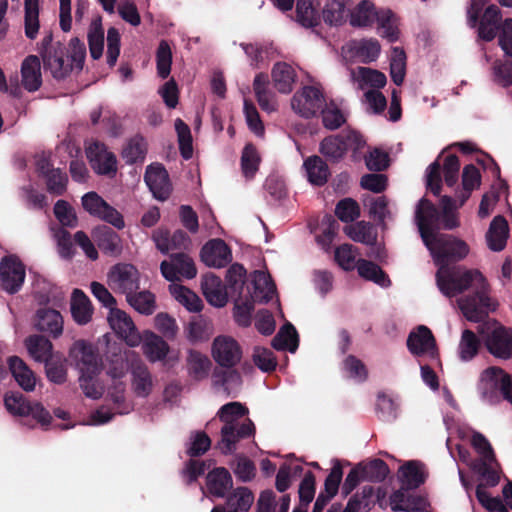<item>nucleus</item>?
<instances>
[{
    "mask_svg": "<svg viewBox=\"0 0 512 512\" xmlns=\"http://www.w3.org/2000/svg\"><path fill=\"white\" fill-rule=\"evenodd\" d=\"M435 264L436 283L447 297H454L465 290H471V294L459 300V306L467 318L472 322H481L489 311L495 310V304L488 295L487 282L481 272L474 269H466L464 266H450L464 259L469 253L467 243L452 235H434L429 238V246Z\"/></svg>",
    "mask_w": 512,
    "mask_h": 512,
    "instance_id": "f257e3e1",
    "label": "nucleus"
},
{
    "mask_svg": "<svg viewBox=\"0 0 512 512\" xmlns=\"http://www.w3.org/2000/svg\"><path fill=\"white\" fill-rule=\"evenodd\" d=\"M366 141L355 130H344L335 135L325 137L319 146L320 153L330 162L341 161L346 153L352 151L354 160L358 159V153L365 147Z\"/></svg>",
    "mask_w": 512,
    "mask_h": 512,
    "instance_id": "f03ea898",
    "label": "nucleus"
},
{
    "mask_svg": "<svg viewBox=\"0 0 512 512\" xmlns=\"http://www.w3.org/2000/svg\"><path fill=\"white\" fill-rule=\"evenodd\" d=\"M478 333L492 356L501 360L512 358V328L493 320L479 325Z\"/></svg>",
    "mask_w": 512,
    "mask_h": 512,
    "instance_id": "7ed1b4c3",
    "label": "nucleus"
},
{
    "mask_svg": "<svg viewBox=\"0 0 512 512\" xmlns=\"http://www.w3.org/2000/svg\"><path fill=\"white\" fill-rule=\"evenodd\" d=\"M4 405L13 415L32 416L42 427L47 428L51 424L52 416L49 411L40 402H30L20 392L6 394Z\"/></svg>",
    "mask_w": 512,
    "mask_h": 512,
    "instance_id": "20e7f679",
    "label": "nucleus"
},
{
    "mask_svg": "<svg viewBox=\"0 0 512 512\" xmlns=\"http://www.w3.org/2000/svg\"><path fill=\"white\" fill-rule=\"evenodd\" d=\"M83 209L92 217L106 222L118 230L125 227L123 215L106 202L97 192L90 191L81 198Z\"/></svg>",
    "mask_w": 512,
    "mask_h": 512,
    "instance_id": "39448f33",
    "label": "nucleus"
},
{
    "mask_svg": "<svg viewBox=\"0 0 512 512\" xmlns=\"http://www.w3.org/2000/svg\"><path fill=\"white\" fill-rule=\"evenodd\" d=\"M485 384L483 397L494 403L498 400L497 391L512 404V377L500 367H489L484 371Z\"/></svg>",
    "mask_w": 512,
    "mask_h": 512,
    "instance_id": "423d86ee",
    "label": "nucleus"
},
{
    "mask_svg": "<svg viewBox=\"0 0 512 512\" xmlns=\"http://www.w3.org/2000/svg\"><path fill=\"white\" fill-rule=\"evenodd\" d=\"M322 91L314 86H305L297 91L291 99L292 109L304 118L316 116L325 105Z\"/></svg>",
    "mask_w": 512,
    "mask_h": 512,
    "instance_id": "0eeeda50",
    "label": "nucleus"
},
{
    "mask_svg": "<svg viewBox=\"0 0 512 512\" xmlns=\"http://www.w3.org/2000/svg\"><path fill=\"white\" fill-rule=\"evenodd\" d=\"M69 354L76 362V367L81 374L98 375L100 373L102 360L92 344L85 340H78L70 348Z\"/></svg>",
    "mask_w": 512,
    "mask_h": 512,
    "instance_id": "6e6552de",
    "label": "nucleus"
},
{
    "mask_svg": "<svg viewBox=\"0 0 512 512\" xmlns=\"http://www.w3.org/2000/svg\"><path fill=\"white\" fill-rule=\"evenodd\" d=\"M108 284L112 290L128 297L139 289V272L131 264L118 263L107 275Z\"/></svg>",
    "mask_w": 512,
    "mask_h": 512,
    "instance_id": "1a4fd4ad",
    "label": "nucleus"
},
{
    "mask_svg": "<svg viewBox=\"0 0 512 512\" xmlns=\"http://www.w3.org/2000/svg\"><path fill=\"white\" fill-rule=\"evenodd\" d=\"M86 156L92 169L98 175L114 177L117 172V159L113 152L100 141H93L86 148Z\"/></svg>",
    "mask_w": 512,
    "mask_h": 512,
    "instance_id": "9d476101",
    "label": "nucleus"
},
{
    "mask_svg": "<svg viewBox=\"0 0 512 512\" xmlns=\"http://www.w3.org/2000/svg\"><path fill=\"white\" fill-rule=\"evenodd\" d=\"M256 432L253 421L249 418L243 422L227 423L221 428V441L219 443L223 454H232L237 449V443L254 436Z\"/></svg>",
    "mask_w": 512,
    "mask_h": 512,
    "instance_id": "9b49d317",
    "label": "nucleus"
},
{
    "mask_svg": "<svg viewBox=\"0 0 512 512\" xmlns=\"http://www.w3.org/2000/svg\"><path fill=\"white\" fill-rule=\"evenodd\" d=\"M0 280L4 291L17 293L25 280V267L15 255L4 256L0 262Z\"/></svg>",
    "mask_w": 512,
    "mask_h": 512,
    "instance_id": "f8f14e48",
    "label": "nucleus"
},
{
    "mask_svg": "<svg viewBox=\"0 0 512 512\" xmlns=\"http://www.w3.org/2000/svg\"><path fill=\"white\" fill-rule=\"evenodd\" d=\"M160 270L162 276L172 283L179 280V276L193 279L197 275V268L193 259L183 252L171 254L170 261H162Z\"/></svg>",
    "mask_w": 512,
    "mask_h": 512,
    "instance_id": "ddd939ff",
    "label": "nucleus"
},
{
    "mask_svg": "<svg viewBox=\"0 0 512 512\" xmlns=\"http://www.w3.org/2000/svg\"><path fill=\"white\" fill-rule=\"evenodd\" d=\"M406 344L409 352L414 356L427 355L432 359H436L439 356L436 339L427 326L420 325L411 331Z\"/></svg>",
    "mask_w": 512,
    "mask_h": 512,
    "instance_id": "4468645a",
    "label": "nucleus"
},
{
    "mask_svg": "<svg viewBox=\"0 0 512 512\" xmlns=\"http://www.w3.org/2000/svg\"><path fill=\"white\" fill-rule=\"evenodd\" d=\"M212 356L220 367L232 368L240 362L242 349L232 337L218 336L213 341Z\"/></svg>",
    "mask_w": 512,
    "mask_h": 512,
    "instance_id": "2eb2a0df",
    "label": "nucleus"
},
{
    "mask_svg": "<svg viewBox=\"0 0 512 512\" xmlns=\"http://www.w3.org/2000/svg\"><path fill=\"white\" fill-rule=\"evenodd\" d=\"M68 57V49L65 44L56 42L55 48H50L41 57L44 68L51 72L56 80L67 78L73 70V65L65 60Z\"/></svg>",
    "mask_w": 512,
    "mask_h": 512,
    "instance_id": "dca6fc26",
    "label": "nucleus"
},
{
    "mask_svg": "<svg viewBox=\"0 0 512 512\" xmlns=\"http://www.w3.org/2000/svg\"><path fill=\"white\" fill-rule=\"evenodd\" d=\"M108 321L115 333L125 340L129 346L135 347L141 343L142 337L132 318L126 312L118 308L112 309Z\"/></svg>",
    "mask_w": 512,
    "mask_h": 512,
    "instance_id": "f3484780",
    "label": "nucleus"
},
{
    "mask_svg": "<svg viewBox=\"0 0 512 512\" xmlns=\"http://www.w3.org/2000/svg\"><path fill=\"white\" fill-rule=\"evenodd\" d=\"M415 219L424 244L429 246V238L435 235L432 228L440 220L439 210L430 200L422 198L418 202Z\"/></svg>",
    "mask_w": 512,
    "mask_h": 512,
    "instance_id": "a211bd4d",
    "label": "nucleus"
},
{
    "mask_svg": "<svg viewBox=\"0 0 512 512\" xmlns=\"http://www.w3.org/2000/svg\"><path fill=\"white\" fill-rule=\"evenodd\" d=\"M92 237L104 255L117 258L122 254V239L112 228L106 225H99L93 229Z\"/></svg>",
    "mask_w": 512,
    "mask_h": 512,
    "instance_id": "6ab92c4d",
    "label": "nucleus"
},
{
    "mask_svg": "<svg viewBox=\"0 0 512 512\" xmlns=\"http://www.w3.org/2000/svg\"><path fill=\"white\" fill-rule=\"evenodd\" d=\"M144 180L156 199L164 201L169 198L171 185L169 175L163 165H149L146 168Z\"/></svg>",
    "mask_w": 512,
    "mask_h": 512,
    "instance_id": "aec40b11",
    "label": "nucleus"
},
{
    "mask_svg": "<svg viewBox=\"0 0 512 512\" xmlns=\"http://www.w3.org/2000/svg\"><path fill=\"white\" fill-rule=\"evenodd\" d=\"M201 260L209 267L222 268L231 260L232 254L229 246L222 239H212L201 249Z\"/></svg>",
    "mask_w": 512,
    "mask_h": 512,
    "instance_id": "412c9836",
    "label": "nucleus"
},
{
    "mask_svg": "<svg viewBox=\"0 0 512 512\" xmlns=\"http://www.w3.org/2000/svg\"><path fill=\"white\" fill-rule=\"evenodd\" d=\"M63 317L59 311L51 308H40L36 312L35 327L38 331L56 339L63 333Z\"/></svg>",
    "mask_w": 512,
    "mask_h": 512,
    "instance_id": "4be33fe9",
    "label": "nucleus"
},
{
    "mask_svg": "<svg viewBox=\"0 0 512 512\" xmlns=\"http://www.w3.org/2000/svg\"><path fill=\"white\" fill-rule=\"evenodd\" d=\"M141 337L143 354L150 362L155 363L166 359L170 347L161 336L146 330Z\"/></svg>",
    "mask_w": 512,
    "mask_h": 512,
    "instance_id": "5701e85b",
    "label": "nucleus"
},
{
    "mask_svg": "<svg viewBox=\"0 0 512 512\" xmlns=\"http://www.w3.org/2000/svg\"><path fill=\"white\" fill-rule=\"evenodd\" d=\"M22 85L28 92L39 90L42 85L40 59L36 55L27 56L21 65Z\"/></svg>",
    "mask_w": 512,
    "mask_h": 512,
    "instance_id": "b1692460",
    "label": "nucleus"
},
{
    "mask_svg": "<svg viewBox=\"0 0 512 512\" xmlns=\"http://www.w3.org/2000/svg\"><path fill=\"white\" fill-rule=\"evenodd\" d=\"M501 21V11L499 7L496 5H490L488 6L481 19H479L478 23V34L481 39L484 41H492L502 24H500Z\"/></svg>",
    "mask_w": 512,
    "mask_h": 512,
    "instance_id": "393cba45",
    "label": "nucleus"
},
{
    "mask_svg": "<svg viewBox=\"0 0 512 512\" xmlns=\"http://www.w3.org/2000/svg\"><path fill=\"white\" fill-rule=\"evenodd\" d=\"M9 370L18 385L26 392H31L36 386L35 373L18 356H11L8 359Z\"/></svg>",
    "mask_w": 512,
    "mask_h": 512,
    "instance_id": "a878e982",
    "label": "nucleus"
},
{
    "mask_svg": "<svg viewBox=\"0 0 512 512\" xmlns=\"http://www.w3.org/2000/svg\"><path fill=\"white\" fill-rule=\"evenodd\" d=\"M509 236L508 222L502 215H497L490 223L489 229L486 233L488 247L492 251H502Z\"/></svg>",
    "mask_w": 512,
    "mask_h": 512,
    "instance_id": "bb28decb",
    "label": "nucleus"
},
{
    "mask_svg": "<svg viewBox=\"0 0 512 512\" xmlns=\"http://www.w3.org/2000/svg\"><path fill=\"white\" fill-rule=\"evenodd\" d=\"M349 0H326L322 9V18L328 26H341L350 16Z\"/></svg>",
    "mask_w": 512,
    "mask_h": 512,
    "instance_id": "cd10ccee",
    "label": "nucleus"
},
{
    "mask_svg": "<svg viewBox=\"0 0 512 512\" xmlns=\"http://www.w3.org/2000/svg\"><path fill=\"white\" fill-rule=\"evenodd\" d=\"M206 486L212 496L222 498L233 486L232 476L226 468L216 467L207 474Z\"/></svg>",
    "mask_w": 512,
    "mask_h": 512,
    "instance_id": "c85d7f7f",
    "label": "nucleus"
},
{
    "mask_svg": "<svg viewBox=\"0 0 512 512\" xmlns=\"http://www.w3.org/2000/svg\"><path fill=\"white\" fill-rule=\"evenodd\" d=\"M71 314L79 325L89 323L93 315V306L88 296L81 289H74L71 296Z\"/></svg>",
    "mask_w": 512,
    "mask_h": 512,
    "instance_id": "c756f323",
    "label": "nucleus"
},
{
    "mask_svg": "<svg viewBox=\"0 0 512 512\" xmlns=\"http://www.w3.org/2000/svg\"><path fill=\"white\" fill-rule=\"evenodd\" d=\"M201 288L206 300L216 307H223L227 303L228 291H224L221 279L214 274H206L202 280Z\"/></svg>",
    "mask_w": 512,
    "mask_h": 512,
    "instance_id": "7c9ffc66",
    "label": "nucleus"
},
{
    "mask_svg": "<svg viewBox=\"0 0 512 512\" xmlns=\"http://www.w3.org/2000/svg\"><path fill=\"white\" fill-rule=\"evenodd\" d=\"M253 294L250 297L260 303H268L276 293V286L269 274L261 270H255L252 274Z\"/></svg>",
    "mask_w": 512,
    "mask_h": 512,
    "instance_id": "2f4dec72",
    "label": "nucleus"
},
{
    "mask_svg": "<svg viewBox=\"0 0 512 512\" xmlns=\"http://www.w3.org/2000/svg\"><path fill=\"white\" fill-rule=\"evenodd\" d=\"M253 90L260 108L271 113L276 111L277 102L274 98V94L269 90V79L268 75L259 73L255 76L253 81Z\"/></svg>",
    "mask_w": 512,
    "mask_h": 512,
    "instance_id": "473e14b6",
    "label": "nucleus"
},
{
    "mask_svg": "<svg viewBox=\"0 0 512 512\" xmlns=\"http://www.w3.org/2000/svg\"><path fill=\"white\" fill-rule=\"evenodd\" d=\"M271 76L274 87L278 92L288 94L293 90V85L296 81V72L288 63H275L271 71Z\"/></svg>",
    "mask_w": 512,
    "mask_h": 512,
    "instance_id": "72a5a7b5",
    "label": "nucleus"
},
{
    "mask_svg": "<svg viewBox=\"0 0 512 512\" xmlns=\"http://www.w3.org/2000/svg\"><path fill=\"white\" fill-rule=\"evenodd\" d=\"M213 384L216 387H222L229 396L239 390L242 385L241 374L234 367L215 368L212 373Z\"/></svg>",
    "mask_w": 512,
    "mask_h": 512,
    "instance_id": "f704fd0d",
    "label": "nucleus"
},
{
    "mask_svg": "<svg viewBox=\"0 0 512 512\" xmlns=\"http://www.w3.org/2000/svg\"><path fill=\"white\" fill-rule=\"evenodd\" d=\"M24 343L29 355L37 362L44 363L54 356L53 344L44 335H30Z\"/></svg>",
    "mask_w": 512,
    "mask_h": 512,
    "instance_id": "c9c22d12",
    "label": "nucleus"
},
{
    "mask_svg": "<svg viewBox=\"0 0 512 512\" xmlns=\"http://www.w3.org/2000/svg\"><path fill=\"white\" fill-rule=\"evenodd\" d=\"M400 479L402 486L406 490H413L424 484L426 475L423 471V465L419 461H408L400 468Z\"/></svg>",
    "mask_w": 512,
    "mask_h": 512,
    "instance_id": "e433bc0d",
    "label": "nucleus"
},
{
    "mask_svg": "<svg viewBox=\"0 0 512 512\" xmlns=\"http://www.w3.org/2000/svg\"><path fill=\"white\" fill-rule=\"evenodd\" d=\"M378 11L375 5L369 0H361L355 8L350 11V24L353 27H370L374 24Z\"/></svg>",
    "mask_w": 512,
    "mask_h": 512,
    "instance_id": "4c0bfd02",
    "label": "nucleus"
},
{
    "mask_svg": "<svg viewBox=\"0 0 512 512\" xmlns=\"http://www.w3.org/2000/svg\"><path fill=\"white\" fill-rule=\"evenodd\" d=\"M132 386L139 397H147L152 391V376L148 367L142 362L132 365Z\"/></svg>",
    "mask_w": 512,
    "mask_h": 512,
    "instance_id": "58836bf2",
    "label": "nucleus"
},
{
    "mask_svg": "<svg viewBox=\"0 0 512 512\" xmlns=\"http://www.w3.org/2000/svg\"><path fill=\"white\" fill-rule=\"evenodd\" d=\"M350 51H352L362 63L368 64L379 57L381 45L375 38H363L354 40L350 45Z\"/></svg>",
    "mask_w": 512,
    "mask_h": 512,
    "instance_id": "ea45409f",
    "label": "nucleus"
},
{
    "mask_svg": "<svg viewBox=\"0 0 512 512\" xmlns=\"http://www.w3.org/2000/svg\"><path fill=\"white\" fill-rule=\"evenodd\" d=\"M357 271L360 277L365 280L372 281L381 287H389L391 280L388 274L382 270V268L376 263L366 260L359 259L357 261Z\"/></svg>",
    "mask_w": 512,
    "mask_h": 512,
    "instance_id": "a19ab883",
    "label": "nucleus"
},
{
    "mask_svg": "<svg viewBox=\"0 0 512 512\" xmlns=\"http://www.w3.org/2000/svg\"><path fill=\"white\" fill-rule=\"evenodd\" d=\"M304 167L310 183L316 186L327 183L330 172L327 163L321 157L317 155L308 157L304 161Z\"/></svg>",
    "mask_w": 512,
    "mask_h": 512,
    "instance_id": "79ce46f5",
    "label": "nucleus"
},
{
    "mask_svg": "<svg viewBox=\"0 0 512 512\" xmlns=\"http://www.w3.org/2000/svg\"><path fill=\"white\" fill-rule=\"evenodd\" d=\"M254 502L252 491L244 486L237 487L226 499L227 512H248Z\"/></svg>",
    "mask_w": 512,
    "mask_h": 512,
    "instance_id": "37998d69",
    "label": "nucleus"
},
{
    "mask_svg": "<svg viewBox=\"0 0 512 512\" xmlns=\"http://www.w3.org/2000/svg\"><path fill=\"white\" fill-rule=\"evenodd\" d=\"M358 464L362 471V480L365 481L380 483L383 482L390 473L387 463L379 458Z\"/></svg>",
    "mask_w": 512,
    "mask_h": 512,
    "instance_id": "c03bdc74",
    "label": "nucleus"
},
{
    "mask_svg": "<svg viewBox=\"0 0 512 512\" xmlns=\"http://www.w3.org/2000/svg\"><path fill=\"white\" fill-rule=\"evenodd\" d=\"M298 343L297 331L291 323L284 324L271 341L274 349L278 351L289 350L290 352L296 351Z\"/></svg>",
    "mask_w": 512,
    "mask_h": 512,
    "instance_id": "a18cd8bd",
    "label": "nucleus"
},
{
    "mask_svg": "<svg viewBox=\"0 0 512 512\" xmlns=\"http://www.w3.org/2000/svg\"><path fill=\"white\" fill-rule=\"evenodd\" d=\"M171 295L190 312H200L203 308L202 300L189 288L180 284L169 285Z\"/></svg>",
    "mask_w": 512,
    "mask_h": 512,
    "instance_id": "49530a36",
    "label": "nucleus"
},
{
    "mask_svg": "<svg viewBox=\"0 0 512 512\" xmlns=\"http://www.w3.org/2000/svg\"><path fill=\"white\" fill-rule=\"evenodd\" d=\"M210 367L211 361L207 356L197 350H189L187 368L190 376L195 380H203L208 376Z\"/></svg>",
    "mask_w": 512,
    "mask_h": 512,
    "instance_id": "de8ad7c7",
    "label": "nucleus"
},
{
    "mask_svg": "<svg viewBox=\"0 0 512 512\" xmlns=\"http://www.w3.org/2000/svg\"><path fill=\"white\" fill-rule=\"evenodd\" d=\"M345 234L355 242L365 245H374L376 242V233L373 232V226L370 222L359 221L355 224L344 227Z\"/></svg>",
    "mask_w": 512,
    "mask_h": 512,
    "instance_id": "09e8293b",
    "label": "nucleus"
},
{
    "mask_svg": "<svg viewBox=\"0 0 512 512\" xmlns=\"http://www.w3.org/2000/svg\"><path fill=\"white\" fill-rule=\"evenodd\" d=\"M375 22H377L381 31V37L386 38L390 43L399 39V30L395 24V15L392 10L379 9Z\"/></svg>",
    "mask_w": 512,
    "mask_h": 512,
    "instance_id": "8fccbe9b",
    "label": "nucleus"
},
{
    "mask_svg": "<svg viewBox=\"0 0 512 512\" xmlns=\"http://www.w3.org/2000/svg\"><path fill=\"white\" fill-rule=\"evenodd\" d=\"M24 27L27 38L33 40L39 31V0H24Z\"/></svg>",
    "mask_w": 512,
    "mask_h": 512,
    "instance_id": "3c124183",
    "label": "nucleus"
},
{
    "mask_svg": "<svg viewBox=\"0 0 512 512\" xmlns=\"http://www.w3.org/2000/svg\"><path fill=\"white\" fill-rule=\"evenodd\" d=\"M481 347V341L478 336L469 329L462 332L458 346L459 357L462 361H470L477 356Z\"/></svg>",
    "mask_w": 512,
    "mask_h": 512,
    "instance_id": "603ef678",
    "label": "nucleus"
},
{
    "mask_svg": "<svg viewBox=\"0 0 512 512\" xmlns=\"http://www.w3.org/2000/svg\"><path fill=\"white\" fill-rule=\"evenodd\" d=\"M255 302L253 297L250 296H246L245 298H243L242 295L236 297L233 316L239 326L248 327L251 325Z\"/></svg>",
    "mask_w": 512,
    "mask_h": 512,
    "instance_id": "864d4df0",
    "label": "nucleus"
},
{
    "mask_svg": "<svg viewBox=\"0 0 512 512\" xmlns=\"http://www.w3.org/2000/svg\"><path fill=\"white\" fill-rule=\"evenodd\" d=\"M296 19L306 28H313L320 24V16L313 5V0H297Z\"/></svg>",
    "mask_w": 512,
    "mask_h": 512,
    "instance_id": "5fc2aeb1",
    "label": "nucleus"
},
{
    "mask_svg": "<svg viewBox=\"0 0 512 512\" xmlns=\"http://www.w3.org/2000/svg\"><path fill=\"white\" fill-rule=\"evenodd\" d=\"M246 270L241 264H232L226 272V290L231 296H241L244 291Z\"/></svg>",
    "mask_w": 512,
    "mask_h": 512,
    "instance_id": "6e6d98bb",
    "label": "nucleus"
},
{
    "mask_svg": "<svg viewBox=\"0 0 512 512\" xmlns=\"http://www.w3.org/2000/svg\"><path fill=\"white\" fill-rule=\"evenodd\" d=\"M87 38L91 57L95 60L99 59L104 49V29L100 19L91 23Z\"/></svg>",
    "mask_w": 512,
    "mask_h": 512,
    "instance_id": "4d7b16f0",
    "label": "nucleus"
},
{
    "mask_svg": "<svg viewBox=\"0 0 512 512\" xmlns=\"http://www.w3.org/2000/svg\"><path fill=\"white\" fill-rule=\"evenodd\" d=\"M320 113L322 124L328 130H337L346 123L345 115L333 101L325 103Z\"/></svg>",
    "mask_w": 512,
    "mask_h": 512,
    "instance_id": "13d9d810",
    "label": "nucleus"
},
{
    "mask_svg": "<svg viewBox=\"0 0 512 512\" xmlns=\"http://www.w3.org/2000/svg\"><path fill=\"white\" fill-rule=\"evenodd\" d=\"M146 155V142L143 137L131 138L123 147L122 158L127 164L143 161Z\"/></svg>",
    "mask_w": 512,
    "mask_h": 512,
    "instance_id": "bf43d9fd",
    "label": "nucleus"
},
{
    "mask_svg": "<svg viewBox=\"0 0 512 512\" xmlns=\"http://www.w3.org/2000/svg\"><path fill=\"white\" fill-rule=\"evenodd\" d=\"M126 300L136 311L144 315H151L156 308L155 296L149 291L133 292Z\"/></svg>",
    "mask_w": 512,
    "mask_h": 512,
    "instance_id": "052dcab7",
    "label": "nucleus"
},
{
    "mask_svg": "<svg viewBox=\"0 0 512 512\" xmlns=\"http://www.w3.org/2000/svg\"><path fill=\"white\" fill-rule=\"evenodd\" d=\"M406 75V54L403 49L394 47L390 61V76L392 81L401 86Z\"/></svg>",
    "mask_w": 512,
    "mask_h": 512,
    "instance_id": "680f3d73",
    "label": "nucleus"
},
{
    "mask_svg": "<svg viewBox=\"0 0 512 512\" xmlns=\"http://www.w3.org/2000/svg\"><path fill=\"white\" fill-rule=\"evenodd\" d=\"M45 363V372L49 381L55 384H63L67 380V368L65 359L60 356H53Z\"/></svg>",
    "mask_w": 512,
    "mask_h": 512,
    "instance_id": "e2e57ef3",
    "label": "nucleus"
},
{
    "mask_svg": "<svg viewBox=\"0 0 512 512\" xmlns=\"http://www.w3.org/2000/svg\"><path fill=\"white\" fill-rule=\"evenodd\" d=\"M43 178L48 193L54 196H62L67 191L68 176L60 168L50 171Z\"/></svg>",
    "mask_w": 512,
    "mask_h": 512,
    "instance_id": "0e129e2a",
    "label": "nucleus"
},
{
    "mask_svg": "<svg viewBox=\"0 0 512 512\" xmlns=\"http://www.w3.org/2000/svg\"><path fill=\"white\" fill-rule=\"evenodd\" d=\"M260 157L252 143L245 145L241 156L242 172L247 178H252L258 170Z\"/></svg>",
    "mask_w": 512,
    "mask_h": 512,
    "instance_id": "69168bd1",
    "label": "nucleus"
},
{
    "mask_svg": "<svg viewBox=\"0 0 512 512\" xmlns=\"http://www.w3.org/2000/svg\"><path fill=\"white\" fill-rule=\"evenodd\" d=\"M172 52L167 41L162 40L156 51V68L160 78L166 79L171 72Z\"/></svg>",
    "mask_w": 512,
    "mask_h": 512,
    "instance_id": "338daca9",
    "label": "nucleus"
},
{
    "mask_svg": "<svg viewBox=\"0 0 512 512\" xmlns=\"http://www.w3.org/2000/svg\"><path fill=\"white\" fill-rule=\"evenodd\" d=\"M335 215L345 223H350L360 216V206L352 198L341 199L335 207Z\"/></svg>",
    "mask_w": 512,
    "mask_h": 512,
    "instance_id": "774afa93",
    "label": "nucleus"
}]
</instances>
